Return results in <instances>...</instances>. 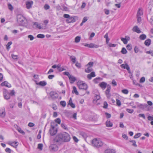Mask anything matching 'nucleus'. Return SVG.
<instances>
[{
    "instance_id": "nucleus-1",
    "label": "nucleus",
    "mask_w": 153,
    "mask_h": 153,
    "mask_svg": "<svg viewBox=\"0 0 153 153\" xmlns=\"http://www.w3.org/2000/svg\"><path fill=\"white\" fill-rule=\"evenodd\" d=\"M70 137L69 134L66 132H63L57 135L54 139V142L61 144L64 142H68L70 140Z\"/></svg>"
},
{
    "instance_id": "nucleus-2",
    "label": "nucleus",
    "mask_w": 153,
    "mask_h": 153,
    "mask_svg": "<svg viewBox=\"0 0 153 153\" xmlns=\"http://www.w3.org/2000/svg\"><path fill=\"white\" fill-rule=\"evenodd\" d=\"M99 86L103 90H104L107 86V89L105 91V93L107 98L109 99L110 98L111 96V95L110 94L111 89V86L109 85H107V83L103 82L100 83Z\"/></svg>"
},
{
    "instance_id": "nucleus-3",
    "label": "nucleus",
    "mask_w": 153,
    "mask_h": 153,
    "mask_svg": "<svg viewBox=\"0 0 153 153\" xmlns=\"http://www.w3.org/2000/svg\"><path fill=\"white\" fill-rule=\"evenodd\" d=\"M17 22L19 23L22 25L27 26V25H25L27 22V20L22 15H18L17 16Z\"/></svg>"
},
{
    "instance_id": "nucleus-4",
    "label": "nucleus",
    "mask_w": 153,
    "mask_h": 153,
    "mask_svg": "<svg viewBox=\"0 0 153 153\" xmlns=\"http://www.w3.org/2000/svg\"><path fill=\"white\" fill-rule=\"evenodd\" d=\"M93 145L94 146L99 147L102 146L103 145V143L99 138H95L92 142Z\"/></svg>"
},
{
    "instance_id": "nucleus-5",
    "label": "nucleus",
    "mask_w": 153,
    "mask_h": 153,
    "mask_svg": "<svg viewBox=\"0 0 153 153\" xmlns=\"http://www.w3.org/2000/svg\"><path fill=\"white\" fill-rule=\"evenodd\" d=\"M77 85L79 89L86 90L88 88L87 84L83 81H79L77 82Z\"/></svg>"
},
{
    "instance_id": "nucleus-6",
    "label": "nucleus",
    "mask_w": 153,
    "mask_h": 153,
    "mask_svg": "<svg viewBox=\"0 0 153 153\" xmlns=\"http://www.w3.org/2000/svg\"><path fill=\"white\" fill-rule=\"evenodd\" d=\"M63 17L67 19L66 22L68 23L74 22H75V18L76 17V16H70L69 15L65 14L64 15Z\"/></svg>"
},
{
    "instance_id": "nucleus-7",
    "label": "nucleus",
    "mask_w": 153,
    "mask_h": 153,
    "mask_svg": "<svg viewBox=\"0 0 153 153\" xmlns=\"http://www.w3.org/2000/svg\"><path fill=\"white\" fill-rule=\"evenodd\" d=\"M93 62H90L86 65V68L85 70L86 72L88 73L92 71V67L93 66Z\"/></svg>"
},
{
    "instance_id": "nucleus-8",
    "label": "nucleus",
    "mask_w": 153,
    "mask_h": 153,
    "mask_svg": "<svg viewBox=\"0 0 153 153\" xmlns=\"http://www.w3.org/2000/svg\"><path fill=\"white\" fill-rule=\"evenodd\" d=\"M136 103L137 104V107H139L140 108L144 110H149V106L147 104L143 105V104H140L138 103L137 102H136Z\"/></svg>"
},
{
    "instance_id": "nucleus-9",
    "label": "nucleus",
    "mask_w": 153,
    "mask_h": 153,
    "mask_svg": "<svg viewBox=\"0 0 153 153\" xmlns=\"http://www.w3.org/2000/svg\"><path fill=\"white\" fill-rule=\"evenodd\" d=\"M3 95L4 98L6 100H8L10 98V95L6 89H3Z\"/></svg>"
},
{
    "instance_id": "nucleus-10",
    "label": "nucleus",
    "mask_w": 153,
    "mask_h": 153,
    "mask_svg": "<svg viewBox=\"0 0 153 153\" xmlns=\"http://www.w3.org/2000/svg\"><path fill=\"white\" fill-rule=\"evenodd\" d=\"M50 150L52 152H55L58 150V149L57 145L55 144H51L49 146Z\"/></svg>"
},
{
    "instance_id": "nucleus-11",
    "label": "nucleus",
    "mask_w": 153,
    "mask_h": 153,
    "mask_svg": "<svg viewBox=\"0 0 153 153\" xmlns=\"http://www.w3.org/2000/svg\"><path fill=\"white\" fill-rule=\"evenodd\" d=\"M41 24L37 22H33V25L34 27L37 28L39 29H44L45 27L44 26H42Z\"/></svg>"
},
{
    "instance_id": "nucleus-12",
    "label": "nucleus",
    "mask_w": 153,
    "mask_h": 153,
    "mask_svg": "<svg viewBox=\"0 0 153 153\" xmlns=\"http://www.w3.org/2000/svg\"><path fill=\"white\" fill-rule=\"evenodd\" d=\"M50 131L51 135H54L57 133V130L56 129H55L54 126H53L52 128L50 129Z\"/></svg>"
},
{
    "instance_id": "nucleus-13",
    "label": "nucleus",
    "mask_w": 153,
    "mask_h": 153,
    "mask_svg": "<svg viewBox=\"0 0 153 153\" xmlns=\"http://www.w3.org/2000/svg\"><path fill=\"white\" fill-rule=\"evenodd\" d=\"M33 4V2L32 1H27L26 3V8L29 9L31 8Z\"/></svg>"
},
{
    "instance_id": "nucleus-14",
    "label": "nucleus",
    "mask_w": 153,
    "mask_h": 153,
    "mask_svg": "<svg viewBox=\"0 0 153 153\" xmlns=\"http://www.w3.org/2000/svg\"><path fill=\"white\" fill-rule=\"evenodd\" d=\"M5 115V111L4 108H0V117H4Z\"/></svg>"
},
{
    "instance_id": "nucleus-15",
    "label": "nucleus",
    "mask_w": 153,
    "mask_h": 153,
    "mask_svg": "<svg viewBox=\"0 0 153 153\" xmlns=\"http://www.w3.org/2000/svg\"><path fill=\"white\" fill-rule=\"evenodd\" d=\"M10 145L14 147H16L18 145V142L17 141H10L8 142Z\"/></svg>"
},
{
    "instance_id": "nucleus-16",
    "label": "nucleus",
    "mask_w": 153,
    "mask_h": 153,
    "mask_svg": "<svg viewBox=\"0 0 153 153\" xmlns=\"http://www.w3.org/2000/svg\"><path fill=\"white\" fill-rule=\"evenodd\" d=\"M51 97L53 99H55L58 97L57 94L54 92H51L50 93Z\"/></svg>"
},
{
    "instance_id": "nucleus-17",
    "label": "nucleus",
    "mask_w": 153,
    "mask_h": 153,
    "mask_svg": "<svg viewBox=\"0 0 153 153\" xmlns=\"http://www.w3.org/2000/svg\"><path fill=\"white\" fill-rule=\"evenodd\" d=\"M130 39V38L127 36H126L125 38H121V40L123 42V43L125 44H126L128 43V41Z\"/></svg>"
},
{
    "instance_id": "nucleus-18",
    "label": "nucleus",
    "mask_w": 153,
    "mask_h": 153,
    "mask_svg": "<svg viewBox=\"0 0 153 153\" xmlns=\"http://www.w3.org/2000/svg\"><path fill=\"white\" fill-rule=\"evenodd\" d=\"M132 30L134 32H136L138 33L141 32V31L140 30L137 26H134L132 28Z\"/></svg>"
},
{
    "instance_id": "nucleus-19",
    "label": "nucleus",
    "mask_w": 153,
    "mask_h": 153,
    "mask_svg": "<svg viewBox=\"0 0 153 153\" xmlns=\"http://www.w3.org/2000/svg\"><path fill=\"white\" fill-rule=\"evenodd\" d=\"M120 66L122 68L126 69L128 71V72L130 73V68L128 64H122Z\"/></svg>"
},
{
    "instance_id": "nucleus-20",
    "label": "nucleus",
    "mask_w": 153,
    "mask_h": 153,
    "mask_svg": "<svg viewBox=\"0 0 153 153\" xmlns=\"http://www.w3.org/2000/svg\"><path fill=\"white\" fill-rule=\"evenodd\" d=\"M1 85L2 86H5L8 88H10L11 87L10 84L7 81H5L4 82H2L1 84Z\"/></svg>"
},
{
    "instance_id": "nucleus-21",
    "label": "nucleus",
    "mask_w": 153,
    "mask_h": 153,
    "mask_svg": "<svg viewBox=\"0 0 153 153\" xmlns=\"http://www.w3.org/2000/svg\"><path fill=\"white\" fill-rule=\"evenodd\" d=\"M71 83H73L76 80V78L73 76L71 75L68 77Z\"/></svg>"
},
{
    "instance_id": "nucleus-22",
    "label": "nucleus",
    "mask_w": 153,
    "mask_h": 153,
    "mask_svg": "<svg viewBox=\"0 0 153 153\" xmlns=\"http://www.w3.org/2000/svg\"><path fill=\"white\" fill-rule=\"evenodd\" d=\"M95 76V74L94 72H92L90 74L87 75V78L89 79H91L92 77H94Z\"/></svg>"
},
{
    "instance_id": "nucleus-23",
    "label": "nucleus",
    "mask_w": 153,
    "mask_h": 153,
    "mask_svg": "<svg viewBox=\"0 0 153 153\" xmlns=\"http://www.w3.org/2000/svg\"><path fill=\"white\" fill-rule=\"evenodd\" d=\"M106 125L107 127H111L113 126V123L110 120H108L106 122Z\"/></svg>"
},
{
    "instance_id": "nucleus-24",
    "label": "nucleus",
    "mask_w": 153,
    "mask_h": 153,
    "mask_svg": "<svg viewBox=\"0 0 153 153\" xmlns=\"http://www.w3.org/2000/svg\"><path fill=\"white\" fill-rule=\"evenodd\" d=\"M36 84L37 85H38L42 86H44L47 85V83L45 81H40L39 83H36Z\"/></svg>"
},
{
    "instance_id": "nucleus-25",
    "label": "nucleus",
    "mask_w": 153,
    "mask_h": 153,
    "mask_svg": "<svg viewBox=\"0 0 153 153\" xmlns=\"http://www.w3.org/2000/svg\"><path fill=\"white\" fill-rule=\"evenodd\" d=\"M105 153H115V151L112 149H108L105 150Z\"/></svg>"
},
{
    "instance_id": "nucleus-26",
    "label": "nucleus",
    "mask_w": 153,
    "mask_h": 153,
    "mask_svg": "<svg viewBox=\"0 0 153 153\" xmlns=\"http://www.w3.org/2000/svg\"><path fill=\"white\" fill-rule=\"evenodd\" d=\"M72 93L73 94H75L76 95H78L79 94V93L77 91V89L75 86H73V87Z\"/></svg>"
},
{
    "instance_id": "nucleus-27",
    "label": "nucleus",
    "mask_w": 153,
    "mask_h": 153,
    "mask_svg": "<svg viewBox=\"0 0 153 153\" xmlns=\"http://www.w3.org/2000/svg\"><path fill=\"white\" fill-rule=\"evenodd\" d=\"M143 14V12L142 9L139 8L137 11V16H138L142 15Z\"/></svg>"
},
{
    "instance_id": "nucleus-28",
    "label": "nucleus",
    "mask_w": 153,
    "mask_h": 153,
    "mask_svg": "<svg viewBox=\"0 0 153 153\" xmlns=\"http://www.w3.org/2000/svg\"><path fill=\"white\" fill-rule=\"evenodd\" d=\"M151 43V40L150 39H146L144 42V44L145 45L147 46H149Z\"/></svg>"
},
{
    "instance_id": "nucleus-29",
    "label": "nucleus",
    "mask_w": 153,
    "mask_h": 153,
    "mask_svg": "<svg viewBox=\"0 0 153 153\" xmlns=\"http://www.w3.org/2000/svg\"><path fill=\"white\" fill-rule=\"evenodd\" d=\"M104 38L106 39V42L107 44H108L109 41L110 40V39L108 38V33H106L104 36Z\"/></svg>"
},
{
    "instance_id": "nucleus-30",
    "label": "nucleus",
    "mask_w": 153,
    "mask_h": 153,
    "mask_svg": "<svg viewBox=\"0 0 153 153\" xmlns=\"http://www.w3.org/2000/svg\"><path fill=\"white\" fill-rule=\"evenodd\" d=\"M146 38V36L145 34L141 35L139 36V38L141 40H144Z\"/></svg>"
},
{
    "instance_id": "nucleus-31",
    "label": "nucleus",
    "mask_w": 153,
    "mask_h": 153,
    "mask_svg": "<svg viewBox=\"0 0 153 153\" xmlns=\"http://www.w3.org/2000/svg\"><path fill=\"white\" fill-rule=\"evenodd\" d=\"M84 46H85V47H88L90 48H93V43H91L90 44L85 43V44H84Z\"/></svg>"
},
{
    "instance_id": "nucleus-32",
    "label": "nucleus",
    "mask_w": 153,
    "mask_h": 153,
    "mask_svg": "<svg viewBox=\"0 0 153 153\" xmlns=\"http://www.w3.org/2000/svg\"><path fill=\"white\" fill-rule=\"evenodd\" d=\"M81 37L79 36H77L76 37L75 39V42L76 43L79 42L80 40Z\"/></svg>"
},
{
    "instance_id": "nucleus-33",
    "label": "nucleus",
    "mask_w": 153,
    "mask_h": 153,
    "mask_svg": "<svg viewBox=\"0 0 153 153\" xmlns=\"http://www.w3.org/2000/svg\"><path fill=\"white\" fill-rule=\"evenodd\" d=\"M100 98V96L98 95H96L95 96V97L94 99V101H95L97 102L98 100H99Z\"/></svg>"
},
{
    "instance_id": "nucleus-34",
    "label": "nucleus",
    "mask_w": 153,
    "mask_h": 153,
    "mask_svg": "<svg viewBox=\"0 0 153 153\" xmlns=\"http://www.w3.org/2000/svg\"><path fill=\"white\" fill-rule=\"evenodd\" d=\"M12 42H10L8 43L6 45L7 49L8 51L10 48V46L12 44Z\"/></svg>"
},
{
    "instance_id": "nucleus-35",
    "label": "nucleus",
    "mask_w": 153,
    "mask_h": 153,
    "mask_svg": "<svg viewBox=\"0 0 153 153\" xmlns=\"http://www.w3.org/2000/svg\"><path fill=\"white\" fill-rule=\"evenodd\" d=\"M17 130L20 133H21L23 134H25V132L20 128H17Z\"/></svg>"
},
{
    "instance_id": "nucleus-36",
    "label": "nucleus",
    "mask_w": 153,
    "mask_h": 153,
    "mask_svg": "<svg viewBox=\"0 0 153 153\" xmlns=\"http://www.w3.org/2000/svg\"><path fill=\"white\" fill-rule=\"evenodd\" d=\"M43 146V145L42 144H39L38 145V148L41 151L42 149Z\"/></svg>"
},
{
    "instance_id": "nucleus-37",
    "label": "nucleus",
    "mask_w": 153,
    "mask_h": 153,
    "mask_svg": "<svg viewBox=\"0 0 153 153\" xmlns=\"http://www.w3.org/2000/svg\"><path fill=\"white\" fill-rule=\"evenodd\" d=\"M37 37L38 38H43L45 37V36L44 34H40L37 35Z\"/></svg>"
},
{
    "instance_id": "nucleus-38",
    "label": "nucleus",
    "mask_w": 153,
    "mask_h": 153,
    "mask_svg": "<svg viewBox=\"0 0 153 153\" xmlns=\"http://www.w3.org/2000/svg\"><path fill=\"white\" fill-rule=\"evenodd\" d=\"M148 120H151V124L152 125H153V117L151 116H149L148 117Z\"/></svg>"
},
{
    "instance_id": "nucleus-39",
    "label": "nucleus",
    "mask_w": 153,
    "mask_h": 153,
    "mask_svg": "<svg viewBox=\"0 0 153 153\" xmlns=\"http://www.w3.org/2000/svg\"><path fill=\"white\" fill-rule=\"evenodd\" d=\"M126 111L130 114L132 113L134 111V110L131 109L126 108Z\"/></svg>"
},
{
    "instance_id": "nucleus-40",
    "label": "nucleus",
    "mask_w": 153,
    "mask_h": 153,
    "mask_svg": "<svg viewBox=\"0 0 153 153\" xmlns=\"http://www.w3.org/2000/svg\"><path fill=\"white\" fill-rule=\"evenodd\" d=\"M122 92L124 94H127L128 93V91L127 89H124L122 90Z\"/></svg>"
},
{
    "instance_id": "nucleus-41",
    "label": "nucleus",
    "mask_w": 153,
    "mask_h": 153,
    "mask_svg": "<svg viewBox=\"0 0 153 153\" xmlns=\"http://www.w3.org/2000/svg\"><path fill=\"white\" fill-rule=\"evenodd\" d=\"M8 9L11 11H12L13 10V6H12V5L10 4V3H9L8 4Z\"/></svg>"
},
{
    "instance_id": "nucleus-42",
    "label": "nucleus",
    "mask_w": 153,
    "mask_h": 153,
    "mask_svg": "<svg viewBox=\"0 0 153 153\" xmlns=\"http://www.w3.org/2000/svg\"><path fill=\"white\" fill-rule=\"evenodd\" d=\"M70 58L71 59L72 61L74 63H75L76 62V58L74 56H71L70 57Z\"/></svg>"
},
{
    "instance_id": "nucleus-43",
    "label": "nucleus",
    "mask_w": 153,
    "mask_h": 153,
    "mask_svg": "<svg viewBox=\"0 0 153 153\" xmlns=\"http://www.w3.org/2000/svg\"><path fill=\"white\" fill-rule=\"evenodd\" d=\"M121 52L123 54H125L127 53V51L125 48H122Z\"/></svg>"
},
{
    "instance_id": "nucleus-44",
    "label": "nucleus",
    "mask_w": 153,
    "mask_h": 153,
    "mask_svg": "<svg viewBox=\"0 0 153 153\" xmlns=\"http://www.w3.org/2000/svg\"><path fill=\"white\" fill-rule=\"evenodd\" d=\"M60 104L63 107H65L66 105V102L64 101H61L60 102Z\"/></svg>"
},
{
    "instance_id": "nucleus-45",
    "label": "nucleus",
    "mask_w": 153,
    "mask_h": 153,
    "mask_svg": "<svg viewBox=\"0 0 153 153\" xmlns=\"http://www.w3.org/2000/svg\"><path fill=\"white\" fill-rule=\"evenodd\" d=\"M117 45V44H113L111 43H109L108 45V46L110 47H115Z\"/></svg>"
},
{
    "instance_id": "nucleus-46",
    "label": "nucleus",
    "mask_w": 153,
    "mask_h": 153,
    "mask_svg": "<svg viewBox=\"0 0 153 153\" xmlns=\"http://www.w3.org/2000/svg\"><path fill=\"white\" fill-rule=\"evenodd\" d=\"M134 102H130L129 103V105H130L132 106V107L133 108H137V106L135 105H134Z\"/></svg>"
},
{
    "instance_id": "nucleus-47",
    "label": "nucleus",
    "mask_w": 153,
    "mask_h": 153,
    "mask_svg": "<svg viewBox=\"0 0 153 153\" xmlns=\"http://www.w3.org/2000/svg\"><path fill=\"white\" fill-rule=\"evenodd\" d=\"M28 38L29 39L30 41H32L34 39L33 36L31 35H29L27 36Z\"/></svg>"
},
{
    "instance_id": "nucleus-48",
    "label": "nucleus",
    "mask_w": 153,
    "mask_h": 153,
    "mask_svg": "<svg viewBox=\"0 0 153 153\" xmlns=\"http://www.w3.org/2000/svg\"><path fill=\"white\" fill-rule=\"evenodd\" d=\"M11 56L12 58L15 60H17L18 59V56L15 55L13 54H11Z\"/></svg>"
},
{
    "instance_id": "nucleus-49",
    "label": "nucleus",
    "mask_w": 153,
    "mask_h": 153,
    "mask_svg": "<svg viewBox=\"0 0 153 153\" xmlns=\"http://www.w3.org/2000/svg\"><path fill=\"white\" fill-rule=\"evenodd\" d=\"M141 135V134L140 133H137L134 136V138L135 139L137 138L140 137Z\"/></svg>"
},
{
    "instance_id": "nucleus-50",
    "label": "nucleus",
    "mask_w": 153,
    "mask_h": 153,
    "mask_svg": "<svg viewBox=\"0 0 153 153\" xmlns=\"http://www.w3.org/2000/svg\"><path fill=\"white\" fill-rule=\"evenodd\" d=\"M108 105L107 102L106 101L104 102L103 103V108H107L108 107Z\"/></svg>"
},
{
    "instance_id": "nucleus-51",
    "label": "nucleus",
    "mask_w": 153,
    "mask_h": 153,
    "mask_svg": "<svg viewBox=\"0 0 153 153\" xmlns=\"http://www.w3.org/2000/svg\"><path fill=\"white\" fill-rule=\"evenodd\" d=\"M104 11L105 14L107 15H108L110 13L109 10L107 9H104Z\"/></svg>"
},
{
    "instance_id": "nucleus-52",
    "label": "nucleus",
    "mask_w": 153,
    "mask_h": 153,
    "mask_svg": "<svg viewBox=\"0 0 153 153\" xmlns=\"http://www.w3.org/2000/svg\"><path fill=\"white\" fill-rule=\"evenodd\" d=\"M145 78L144 77H142L141 78L140 80V83H143L145 82Z\"/></svg>"
},
{
    "instance_id": "nucleus-53",
    "label": "nucleus",
    "mask_w": 153,
    "mask_h": 153,
    "mask_svg": "<svg viewBox=\"0 0 153 153\" xmlns=\"http://www.w3.org/2000/svg\"><path fill=\"white\" fill-rule=\"evenodd\" d=\"M116 104L118 106H120L121 105V102L118 99H116Z\"/></svg>"
},
{
    "instance_id": "nucleus-54",
    "label": "nucleus",
    "mask_w": 153,
    "mask_h": 153,
    "mask_svg": "<svg viewBox=\"0 0 153 153\" xmlns=\"http://www.w3.org/2000/svg\"><path fill=\"white\" fill-rule=\"evenodd\" d=\"M60 66L59 65H55L52 66V68H56L59 69L60 68Z\"/></svg>"
},
{
    "instance_id": "nucleus-55",
    "label": "nucleus",
    "mask_w": 153,
    "mask_h": 153,
    "mask_svg": "<svg viewBox=\"0 0 153 153\" xmlns=\"http://www.w3.org/2000/svg\"><path fill=\"white\" fill-rule=\"evenodd\" d=\"M134 51L135 53H137L139 51V49L137 46H135L134 48Z\"/></svg>"
},
{
    "instance_id": "nucleus-56",
    "label": "nucleus",
    "mask_w": 153,
    "mask_h": 153,
    "mask_svg": "<svg viewBox=\"0 0 153 153\" xmlns=\"http://www.w3.org/2000/svg\"><path fill=\"white\" fill-rule=\"evenodd\" d=\"M130 142L132 143V145L135 147H137V145L136 144V142L134 140H132L130 141Z\"/></svg>"
},
{
    "instance_id": "nucleus-57",
    "label": "nucleus",
    "mask_w": 153,
    "mask_h": 153,
    "mask_svg": "<svg viewBox=\"0 0 153 153\" xmlns=\"http://www.w3.org/2000/svg\"><path fill=\"white\" fill-rule=\"evenodd\" d=\"M105 115L106 117L107 118H110L111 117V115L108 113L106 112L105 113Z\"/></svg>"
},
{
    "instance_id": "nucleus-58",
    "label": "nucleus",
    "mask_w": 153,
    "mask_h": 153,
    "mask_svg": "<svg viewBox=\"0 0 153 153\" xmlns=\"http://www.w3.org/2000/svg\"><path fill=\"white\" fill-rule=\"evenodd\" d=\"M5 151L7 153H11V150L9 148H7L5 149Z\"/></svg>"
},
{
    "instance_id": "nucleus-59",
    "label": "nucleus",
    "mask_w": 153,
    "mask_h": 153,
    "mask_svg": "<svg viewBox=\"0 0 153 153\" xmlns=\"http://www.w3.org/2000/svg\"><path fill=\"white\" fill-rule=\"evenodd\" d=\"M112 83L114 86H116L117 85V82L114 79L112 80Z\"/></svg>"
},
{
    "instance_id": "nucleus-60",
    "label": "nucleus",
    "mask_w": 153,
    "mask_h": 153,
    "mask_svg": "<svg viewBox=\"0 0 153 153\" xmlns=\"http://www.w3.org/2000/svg\"><path fill=\"white\" fill-rule=\"evenodd\" d=\"M55 122H56V123H58L59 124H60V123L61 120H60V119H59V118L56 119L55 120Z\"/></svg>"
},
{
    "instance_id": "nucleus-61",
    "label": "nucleus",
    "mask_w": 153,
    "mask_h": 153,
    "mask_svg": "<svg viewBox=\"0 0 153 153\" xmlns=\"http://www.w3.org/2000/svg\"><path fill=\"white\" fill-rule=\"evenodd\" d=\"M115 6L118 8H120L121 7V3H120L118 4H116Z\"/></svg>"
},
{
    "instance_id": "nucleus-62",
    "label": "nucleus",
    "mask_w": 153,
    "mask_h": 153,
    "mask_svg": "<svg viewBox=\"0 0 153 153\" xmlns=\"http://www.w3.org/2000/svg\"><path fill=\"white\" fill-rule=\"evenodd\" d=\"M137 22H140L141 21V18L140 17V16H137Z\"/></svg>"
},
{
    "instance_id": "nucleus-63",
    "label": "nucleus",
    "mask_w": 153,
    "mask_h": 153,
    "mask_svg": "<svg viewBox=\"0 0 153 153\" xmlns=\"http://www.w3.org/2000/svg\"><path fill=\"white\" fill-rule=\"evenodd\" d=\"M64 74L65 75L68 76V77H69V76H70L71 75H70L69 73L67 71H65L64 72Z\"/></svg>"
},
{
    "instance_id": "nucleus-64",
    "label": "nucleus",
    "mask_w": 153,
    "mask_h": 153,
    "mask_svg": "<svg viewBox=\"0 0 153 153\" xmlns=\"http://www.w3.org/2000/svg\"><path fill=\"white\" fill-rule=\"evenodd\" d=\"M127 49L129 50H131L132 49V47L130 45H128L127 46Z\"/></svg>"
}]
</instances>
